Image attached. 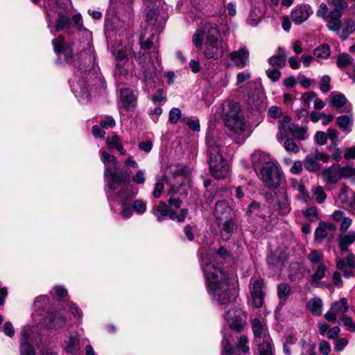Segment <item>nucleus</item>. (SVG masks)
<instances>
[{"label": "nucleus", "mask_w": 355, "mask_h": 355, "mask_svg": "<svg viewBox=\"0 0 355 355\" xmlns=\"http://www.w3.org/2000/svg\"><path fill=\"white\" fill-rule=\"evenodd\" d=\"M105 191L110 204L121 205L120 214L123 218H129L133 214L131 200L138 193L137 189L124 184L129 174L122 169L106 167L104 171Z\"/></svg>", "instance_id": "2"}, {"label": "nucleus", "mask_w": 355, "mask_h": 355, "mask_svg": "<svg viewBox=\"0 0 355 355\" xmlns=\"http://www.w3.org/2000/svg\"><path fill=\"white\" fill-rule=\"evenodd\" d=\"M284 147L288 152L297 153L300 151V147L296 144L295 141L291 138L285 139L284 142Z\"/></svg>", "instance_id": "50"}, {"label": "nucleus", "mask_w": 355, "mask_h": 355, "mask_svg": "<svg viewBox=\"0 0 355 355\" xmlns=\"http://www.w3.org/2000/svg\"><path fill=\"white\" fill-rule=\"evenodd\" d=\"M134 57L139 64L138 77L146 83H153L157 72V68L153 61V59L158 61L157 51L151 52L150 55L141 54V52L134 53Z\"/></svg>", "instance_id": "6"}, {"label": "nucleus", "mask_w": 355, "mask_h": 355, "mask_svg": "<svg viewBox=\"0 0 355 355\" xmlns=\"http://www.w3.org/2000/svg\"><path fill=\"white\" fill-rule=\"evenodd\" d=\"M52 44L57 55H62L66 62L72 63L73 60L71 44L66 42L62 35H60L56 39L53 40Z\"/></svg>", "instance_id": "13"}, {"label": "nucleus", "mask_w": 355, "mask_h": 355, "mask_svg": "<svg viewBox=\"0 0 355 355\" xmlns=\"http://www.w3.org/2000/svg\"><path fill=\"white\" fill-rule=\"evenodd\" d=\"M101 127L102 128L107 129L109 128H113L115 126V120L111 116H106L104 119L100 122Z\"/></svg>", "instance_id": "62"}, {"label": "nucleus", "mask_w": 355, "mask_h": 355, "mask_svg": "<svg viewBox=\"0 0 355 355\" xmlns=\"http://www.w3.org/2000/svg\"><path fill=\"white\" fill-rule=\"evenodd\" d=\"M314 56L318 60L327 59L331 55V49L329 44H322L313 51Z\"/></svg>", "instance_id": "38"}, {"label": "nucleus", "mask_w": 355, "mask_h": 355, "mask_svg": "<svg viewBox=\"0 0 355 355\" xmlns=\"http://www.w3.org/2000/svg\"><path fill=\"white\" fill-rule=\"evenodd\" d=\"M207 155L210 171L216 178H225L229 171V166L221 153V139L217 130H210L206 135Z\"/></svg>", "instance_id": "4"}, {"label": "nucleus", "mask_w": 355, "mask_h": 355, "mask_svg": "<svg viewBox=\"0 0 355 355\" xmlns=\"http://www.w3.org/2000/svg\"><path fill=\"white\" fill-rule=\"evenodd\" d=\"M289 128L291 135H292L295 139L299 141H304L308 139L309 135L307 134V126H299L298 125L293 123L291 124Z\"/></svg>", "instance_id": "36"}, {"label": "nucleus", "mask_w": 355, "mask_h": 355, "mask_svg": "<svg viewBox=\"0 0 355 355\" xmlns=\"http://www.w3.org/2000/svg\"><path fill=\"white\" fill-rule=\"evenodd\" d=\"M110 48L115 62L128 60L126 46L120 40H116Z\"/></svg>", "instance_id": "29"}, {"label": "nucleus", "mask_w": 355, "mask_h": 355, "mask_svg": "<svg viewBox=\"0 0 355 355\" xmlns=\"http://www.w3.org/2000/svg\"><path fill=\"white\" fill-rule=\"evenodd\" d=\"M336 268L338 270L343 271V276L345 278H349V277L354 276V272L352 270L353 268H347V266H345V261L344 259L337 257L336 259Z\"/></svg>", "instance_id": "41"}, {"label": "nucleus", "mask_w": 355, "mask_h": 355, "mask_svg": "<svg viewBox=\"0 0 355 355\" xmlns=\"http://www.w3.org/2000/svg\"><path fill=\"white\" fill-rule=\"evenodd\" d=\"M312 13L313 10L309 5L302 3L293 8L291 17L295 24H301L306 21Z\"/></svg>", "instance_id": "15"}, {"label": "nucleus", "mask_w": 355, "mask_h": 355, "mask_svg": "<svg viewBox=\"0 0 355 355\" xmlns=\"http://www.w3.org/2000/svg\"><path fill=\"white\" fill-rule=\"evenodd\" d=\"M331 5L333 8L330 10V19L327 24L335 27L336 21L341 19L345 9L347 7V3L345 0H332Z\"/></svg>", "instance_id": "18"}, {"label": "nucleus", "mask_w": 355, "mask_h": 355, "mask_svg": "<svg viewBox=\"0 0 355 355\" xmlns=\"http://www.w3.org/2000/svg\"><path fill=\"white\" fill-rule=\"evenodd\" d=\"M64 349L67 353L73 355L78 354L80 349V340L78 334L70 335L64 342Z\"/></svg>", "instance_id": "27"}, {"label": "nucleus", "mask_w": 355, "mask_h": 355, "mask_svg": "<svg viewBox=\"0 0 355 355\" xmlns=\"http://www.w3.org/2000/svg\"><path fill=\"white\" fill-rule=\"evenodd\" d=\"M327 268L323 264H320L314 274L311 276L314 282L319 284V282L324 277Z\"/></svg>", "instance_id": "47"}, {"label": "nucleus", "mask_w": 355, "mask_h": 355, "mask_svg": "<svg viewBox=\"0 0 355 355\" xmlns=\"http://www.w3.org/2000/svg\"><path fill=\"white\" fill-rule=\"evenodd\" d=\"M317 15L327 21L330 19V12H328V7L326 3L320 4V8L317 10Z\"/></svg>", "instance_id": "56"}, {"label": "nucleus", "mask_w": 355, "mask_h": 355, "mask_svg": "<svg viewBox=\"0 0 355 355\" xmlns=\"http://www.w3.org/2000/svg\"><path fill=\"white\" fill-rule=\"evenodd\" d=\"M224 121L227 118H236L242 116L240 114L239 105L233 101H227L223 105Z\"/></svg>", "instance_id": "30"}, {"label": "nucleus", "mask_w": 355, "mask_h": 355, "mask_svg": "<svg viewBox=\"0 0 355 355\" xmlns=\"http://www.w3.org/2000/svg\"><path fill=\"white\" fill-rule=\"evenodd\" d=\"M259 355H272V346L269 338L265 339L261 343H259Z\"/></svg>", "instance_id": "45"}, {"label": "nucleus", "mask_w": 355, "mask_h": 355, "mask_svg": "<svg viewBox=\"0 0 355 355\" xmlns=\"http://www.w3.org/2000/svg\"><path fill=\"white\" fill-rule=\"evenodd\" d=\"M355 241V232L351 231L348 233L340 235L339 236L338 242L341 243L342 245H350Z\"/></svg>", "instance_id": "48"}, {"label": "nucleus", "mask_w": 355, "mask_h": 355, "mask_svg": "<svg viewBox=\"0 0 355 355\" xmlns=\"http://www.w3.org/2000/svg\"><path fill=\"white\" fill-rule=\"evenodd\" d=\"M330 81H331V78L329 76L324 75L322 76L321 83H320V90L322 92L327 93L330 90V89H331Z\"/></svg>", "instance_id": "61"}, {"label": "nucleus", "mask_w": 355, "mask_h": 355, "mask_svg": "<svg viewBox=\"0 0 355 355\" xmlns=\"http://www.w3.org/2000/svg\"><path fill=\"white\" fill-rule=\"evenodd\" d=\"M129 66L128 60L116 62L114 76L119 83H122L129 76Z\"/></svg>", "instance_id": "28"}, {"label": "nucleus", "mask_w": 355, "mask_h": 355, "mask_svg": "<svg viewBox=\"0 0 355 355\" xmlns=\"http://www.w3.org/2000/svg\"><path fill=\"white\" fill-rule=\"evenodd\" d=\"M66 323V318L54 309L49 310L41 322V324L44 327L54 329L64 327Z\"/></svg>", "instance_id": "12"}, {"label": "nucleus", "mask_w": 355, "mask_h": 355, "mask_svg": "<svg viewBox=\"0 0 355 355\" xmlns=\"http://www.w3.org/2000/svg\"><path fill=\"white\" fill-rule=\"evenodd\" d=\"M340 166L333 165L324 168L321 172V176L327 183H336L342 178V172Z\"/></svg>", "instance_id": "19"}, {"label": "nucleus", "mask_w": 355, "mask_h": 355, "mask_svg": "<svg viewBox=\"0 0 355 355\" xmlns=\"http://www.w3.org/2000/svg\"><path fill=\"white\" fill-rule=\"evenodd\" d=\"M55 297L58 300H62L67 295V289L62 286H55L53 289Z\"/></svg>", "instance_id": "57"}, {"label": "nucleus", "mask_w": 355, "mask_h": 355, "mask_svg": "<svg viewBox=\"0 0 355 355\" xmlns=\"http://www.w3.org/2000/svg\"><path fill=\"white\" fill-rule=\"evenodd\" d=\"M342 178H346L351 179V180L355 182V168L350 166H343L341 168Z\"/></svg>", "instance_id": "55"}, {"label": "nucleus", "mask_w": 355, "mask_h": 355, "mask_svg": "<svg viewBox=\"0 0 355 355\" xmlns=\"http://www.w3.org/2000/svg\"><path fill=\"white\" fill-rule=\"evenodd\" d=\"M249 53L245 48H241L230 53V58L234 64L243 68L248 63Z\"/></svg>", "instance_id": "20"}, {"label": "nucleus", "mask_w": 355, "mask_h": 355, "mask_svg": "<svg viewBox=\"0 0 355 355\" xmlns=\"http://www.w3.org/2000/svg\"><path fill=\"white\" fill-rule=\"evenodd\" d=\"M340 322H342L344 326H345L351 331L355 332V322L349 316H343L340 319Z\"/></svg>", "instance_id": "60"}, {"label": "nucleus", "mask_w": 355, "mask_h": 355, "mask_svg": "<svg viewBox=\"0 0 355 355\" xmlns=\"http://www.w3.org/2000/svg\"><path fill=\"white\" fill-rule=\"evenodd\" d=\"M120 106L126 111H132L137 105V96L129 88H123L120 90Z\"/></svg>", "instance_id": "17"}, {"label": "nucleus", "mask_w": 355, "mask_h": 355, "mask_svg": "<svg viewBox=\"0 0 355 355\" xmlns=\"http://www.w3.org/2000/svg\"><path fill=\"white\" fill-rule=\"evenodd\" d=\"M353 121L352 114H349L338 116L336 119V124L343 132L348 134L352 132Z\"/></svg>", "instance_id": "33"}, {"label": "nucleus", "mask_w": 355, "mask_h": 355, "mask_svg": "<svg viewBox=\"0 0 355 355\" xmlns=\"http://www.w3.org/2000/svg\"><path fill=\"white\" fill-rule=\"evenodd\" d=\"M349 308L347 298L343 297L331 304L330 309L324 314V318L329 322L334 323L337 320V316L347 313Z\"/></svg>", "instance_id": "14"}, {"label": "nucleus", "mask_w": 355, "mask_h": 355, "mask_svg": "<svg viewBox=\"0 0 355 355\" xmlns=\"http://www.w3.org/2000/svg\"><path fill=\"white\" fill-rule=\"evenodd\" d=\"M215 256L206 254L201 257V267L205 279L207 291L211 299L220 310H225L223 318L226 322L222 329L223 340L221 355H238L232 346L236 334L242 331L246 315L239 308L231 307L232 293L226 271L214 263Z\"/></svg>", "instance_id": "1"}, {"label": "nucleus", "mask_w": 355, "mask_h": 355, "mask_svg": "<svg viewBox=\"0 0 355 355\" xmlns=\"http://www.w3.org/2000/svg\"><path fill=\"white\" fill-rule=\"evenodd\" d=\"M329 100L331 105L338 110L340 109L344 105H345V109L346 110L347 112L351 110V104H347V100L346 97L341 93L336 92H331L329 95Z\"/></svg>", "instance_id": "26"}, {"label": "nucleus", "mask_w": 355, "mask_h": 355, "mask_svg": "<svg viewBox=\"0 0 355 355\" xmlns=\"http://www.w3.org/2000/svg\"><path fill=\"white\" fill-rule=\"evenodd\" d=\"M336 229V225L331 223H320L314 232L315 241L318 243H322L329 232H333Z\"/></svg>", "instance_id": "21"}, {"label": "nucleus", "mask_w": 355, "mask_h": 355, "mask_svg": "<svg viewBox=\"0 0 355 355\" xmlns=\"http://www.w3.org/2000/svg\"><path fill=\"white\" fill-rule=\"evenodd\" d=\"M46 11L48 10H54L58 13L55 24V31L56 32L68 28L71 26V20L69 17L64 15L62 11H58V8H60L62 3H60L58 0H44ZM47 20L49 22V28H51V19H50V14L47 12Z\"/></svg>", "instance_id": "8"}, {"label": "nucleus", "mask_w": 355, "mask_h": 355, "mask_svg": "<svg viewBox=\"0 0 355 355\" xmlns=\"http://www.w3.org/2000/svg\"><path fill=\"white\" fill-rule=\"evenodd\" d=\"M252 329L257 343H259L261 338H267L268 328L263 320L254 318L252 320Z\"/></svg>", "instance_id": "22"}, {"label": "nucleus", "mask_w": 355, "mask_h": 355, "mask_svg": "<svg viewBox=\"0 0 355 355\" xmlns=\"http://www.w3.org/2000/svg\"><path fill=\"white\" fill-rule=\"evenodd\" d=\"M291 293V287L286 283H282L277 287V294L280 300H285Z\"/></svg>", "instance_id": "46"}, {"label": "nucleus", "mask_w": 355, "mask_h": 355, "mask_svg": "<svg viewBox=\"0 0 355 355\" xmlns=\"http://www.w3.org/2000/svg\"><path fill=\"white\" fill-rule=\"evenodd\" d=\"M106 144L110 149H115L121 155L125 154V150L123 148L120 139L117 135H114L110 137H107L106 139Z\"/></svg>", "instance_id": "37"}, {"label": "nucleus", "mask_w": 355, "mask_h": 355, "mask_svg": "<svg viewBox=\"0 0 355 355\" xmlns=\"http://www.w3.org/2000/svg\"><path fill=\"white\" fill-rule=\"evenodd\" d=\"M36 338L34 331L30 326H24L21 330V338L19 342L20 355H35L34 347Z\"/></svg>", "instance_id": "9"}, {"label": "nucleus", "mask_w": 355, "mask_h": 355, "mask_svg": "<svg viewBox=\"0 0 355 355\" xmlns=\"http://www.w3.org/2000/svg\"><path fill=\"white\" fill-rule=\"evenodd\" d=\"M213 214L218 223L233 217L232 209L225 200H218L215 203Z\"/></svg>", "instance_id": "16"}, {"label": "nucleus", "mask_w": 355, "mask_h": 355, "mask_svg": "<svg viewBox=\"0 0 355 355\" xmlns=\"http://www.w3.org/2000/svg\"><path fill=\"white\" fill-rule=\"evenodd\" d=\"M286 53L284 49L279 47L276 54L269 58V64L272 67H283L286 64Z\"/></svg>", "instance_id": "35"}, {"label": "nucleus", "mask_w": 355, "mask_h": 355, "mask_svg": "<svg viewBox=\"0 0 355 355\" xmlns=\"http://www.w3.org/2000/svg\"><path fill=\"white\" fill-rule=\"evenodd\" d=\"M303 215L310 222H315L319 218L318 209L313 206L309 207L306 210L303 211Z\"/></svg>", "instance_id": "44"}, {"label": "nucleus", "mask_w": 355, "mask_h": 355, "mask_svg": "<svg viewBox=\"0 0 355 355\" xmlns=\"http://www.w3.org/2000/svg\"><path fill=\"white\" fill-rule=\"evenodd\" d=\"M158 10L157 8L146 10V24L148 27L150 28V31L161 28V24L158 22Z\"/></svg>", "instance_id": "31"}, {"label": "nucleus", "mask_w": 355, "mask_h": 355, "mask_svg": "<svg viewBox=\"0 0 355 355\" xmlns=\"http://www.w3.org/2000/svg\"><path fill=\"white\" fill-rule=\"evenodd\" d=\"M296 189H297V191L299 192V196H298L299 199L302 200L304 202H308L310 201L311 198H310L309 193H307V191L305 189V187L302 184H301V183L297 184Z\"/></svg>", "instance_id": "54"}, {"label": "nucleus", "mask_w": 355, "mask_h": 355, "mask_svg": "<svg viewBox=\"0 0 355 355\" xmlns=\"http://www.w3.org/2000/svg\"><path fill=\"white\" fill-rule=\"evenodd\" d=\"M132 209L139 214H143L146 211V202L141 200H136L132 204Z\"/></svg>", "instance_id": "53"}, {"label": "nucleus", "mask_w": 355, "mask_h": 355, "mask_svg": "<svg viewBox=\"0 0 355 355\" xmlns=\"http://www.w3.org/2000/svg\"><path fill=\"white\" fill-rule=\"evenodd\" d=\"M353 62V58L348 54H341L337 59V64L339 67H345L351 65Z\"/></svg>", "instance_id": "51"}, {"label": "nucleus", "mask_w": 355, "mask_h": 355, "mask_svg": "<svg viewBox=\"0 0 355 355\" xmlns=\"http://www.w3.org/2000/svg\"><path fill=\"white\" fill-rule=\"evenodd\" d=\"M182 122L187 124L189 128L193 131L200 130V123L198 120H193L188 116H184L182 119Z\"/></svg>", "instance_id": "52"}, {"label": "nucleus", "mask_w": 355, "mask_h": 355, "mask_svg": "<svg viewBox=\"0 0 355 355\" xmlns=\"http://www.w3.org/2000/svg\"><path fill=\"white\" fill-rule=\"evenodd\" d=\"M307 309L315 316H320L322 313L323 302L320 297H314L306 304Z\"/></svg>", "instance_id": "34"}, {"label": "nucleus", "mask_w": 355, "mask_h": 355, "mask_svg": "<svg viewBox=\"0 0 355 355\" xmlns=\"http://www.w3.org/2000/svg\"><path fill=\"white\" fill-rule=\"evenodd\" d=\"M3 331L8 337H12L15 335V330L11 322L7 321L4 323Z\"/></svg>", "instance_id": "64"}, {"label": "nucleus", "mask_w": 355, "mask_h": 355, "mask_svg": "<svg viewBox=\"0 0 355 355\" xmlns=\"http://www.w3.org/2000/svg\"><path fill=\"white\" fill-rule=\"evenodd\" d=\"M80 72L79 70L76 71L75 76L69 81L70 87L72 92L78 101L84 104L89 101L90 94L89 92V85L85 80V76L89 75L87 71L81 72V78L78 77L77 73Z\"/></svg>", "instance_id": "7"}, {"label": "nucleus", "mask_w": 355, "mask_h": 355, "mask_svg": "<svg viewBox=\"0 0 355 355\" xmlns=\"http://www.w3.org/2000/svg\"><path fill=\"white\" fill-rule=\"evenodd\" d=\"M300 344L302 349L301 355H315V345L314 343L303 338L300 340Z\"/></svg>", "instance_id": "40"}, {"label": "nucleus", "mask_w": 355, "mask_h": 355, "mask_svg": "<svg viewBox=\"0 0 355 355\" xmlns=\"http://www.w3.org/2000/svg\"><path fill=\"white\" fill-rule=\"evenodd\" d=\"M265 283L263 279H252L250 284V302L256 308L262 306L265 297Z\"/></svg>", "instance_id": "10"}, {"label": "nucleus", "mask_w": 355, "mask_h": 355, "mask_svg": "<svg viewBox=\"0 0 355 355\" xmlns=\"http://www.w3.org/2000/svg\"><path fill=\"white\" fill-rule=\"evenodd\" d=\"M297 341V338L292 334L286 336L283 341V352L285 355H291V346Z\"/></svg>", "instance_id": "42"}, {"label": "nucleus", "mask_w": 355, "mask_h": 355, "mask_svg": "<svg viewBox=\"0 0 355 355\" xmlns=\"http://www.w3.org/2000/svg\"><path fill=\"white\" fill-rule=\"evenodd\" d=\"M266 73L268 78L273 82L277 81L281 76V72L277 69H269L266 70Z\"/></svg>", "instance_id": "63"}, {"label": "nucleus", "mask_w": 355, "mask_h": 355, "mask_svg": "<svg viewBox=\"0 0 355 355\" xmlns=\"http://www.w3.org/2000/svg\"><path fill=\"white\" fill-rule=\"evenodd\" d=\"M304 168L310 172H314L320 168V164L316 161L313 154L306 156L304 160Z\"/></svg>", "instance_id": "39"}, {"label": "nucleus", "mask_w": 355, "mask_h": 355, "mask_svg": "<svg viewBox=\"0 0 355 355\" xmlns=\"http://www.w3.org/2000/svg\"><path fill=\"white\" fill-rule=\"evenodd\" d=\"M279 211L282 215H287L290 213L291 208L286 192L281 189L277 195Z\"/></svg>", "instance_id": "32"}, {"label": "nucleus", "mask_w": 355, "mask_h": 355, "mask_svg": "<svg viewBox=\"0 0 355 355\" xmlns=\"http://www.w3.org/2000/svg\"><path fill=\"white\" fill-rule=\"evenodd\" d=\"M182 117H184V116H182L181 111L179 108L173 107L169 112L168 121L173 124L177 123L178 121H182Z\"/></svg>", "instance_id": "49"}, {"label": "nucleus", "mask_w": 355, "mask_h": 355, "mask_svg": "<svg viewBox=\"0 0 355 355\" xmlns=\"http://www.w3.org/2000/svg\"><path fill=\"white\" fill-rule=\"evenodd\" d=\"M223 221L224 223L220 231V237L224 241H228L237 229V223L233 217Z\"/></svg>", "instance_id": "25"}, {"label": "nucleus", "mask_w": 355, "mask_h": 355, "mask_svg": "<svg viewBox=\"0 0 355 355\" xmlns=\"http://www.w3.org/2000/svg\"><path fill=\"white\" fill-rule=\"evenodd\" d=\"M291 118L288 115L284 116L282 119L278 122V133L277 134V139L282 143L287 138L290 133V125L292 124Z\"/></svg>", "instance_id": "23"}, {"label": "nucleus", "mask_w": 355, "mask_h": 355, "mask_svg": "<svg viewBox=\"0 0 355 355\" xmlns=\"http://www.w3.org/2000/svg\"><path fill=\"white\" fill-rule=\"evenodd\" d=\"M192 42L196 48L202 49L207 59L217 60L224 55L225 49L218 26L214 21L198 28L192 36Z\"/></svg>", "instance_id": "3"}, {"label": "nucleus", "mask_w": 355, "mask_h": 355, "mask_svg": "<svg viewBox=\"0 0 355 355\" xmlns=\"http://www.w3.org/2000/svg\"><path fill=\"white\" fill-rule=\"evenodd\" d=\"M336 21L335 27L330 24H327V27L329 31L336 32L341 40H346L355 32V20L352 18H345L343 21L340 19Z\"/></svg>", "instance_id": "11"}, {"label": "nucleus", "mask_w": 355, "mask_h": 355, "mask_svg": "<svg viewBox=\"0 0 355 355\" xmlns=\"http://www.w3.org/2000/svg\"><path fill=\"white\" fill-rule=\"evenodd\" d=\"M146 31L142 30L139 37V44L141 49L143 50L150 49L153 46V42L148 38H147L146 41L144 40L146 36Z\"/></svg>", "instance_id": "58"}, {"label": "nucleus", "mask_w": 355, "mask_h": 355, "mask_svg": "<svg viewBox=\"0 0 355 355\" xmlns=\"http://www.w3.org/2000/svg\"><path fill=\"white\" fill-rule=\"evenodd\" d=\"M164 179H159L156 182V183L155 184L154 190L153 192V195L154 198H158L161 196V194L164 190Z\"/></svg>", "instance_id": "59"}, {"label": "nucleus", "mask_w": 355, "mask_h": 355, "mask_svg": "<svg viewBox=\"0 0 355 355\" xmlns=\"http://www.w3.org/2000/svg\"><path fill=\"white\" fill-rule=\"evenodd\" d=\"M227 127L235 134H241L245 131V121L243 116L236 118H227L224 121Z\"/></svg>", "instance_id": "24"}, {"label": "nucleus", "mask_w": 355, "mask_h": 355, "mask_svg": "<svg viewBox=\"0 0 355 355\" xmlns=\"http://www.w3.org/2000/svg\"><path fill=\"white\" fill-rule=\"evenodd\" d=\"M254 169L259 178L268 188H276L280 183V175L277 165L270 157L261 151H255L251 155Z\"/></svg>", "instance_id": "5"}, {"label": "nucleus", "mask_w": 355, "mask_h": 355, "mask_svg": "<svg viewBox=\"0 0 355 355\" xmlns=\"http://www.w3.org/2000/svg\"><path fill=\"white\" fill-rule=\"evenodd\" d=\"M313 195L315 197L318 203L322 204L325 201L327 195L321 186H313L311 189Z\"/></svg>", "instance_id": "43"}]
</instances>
